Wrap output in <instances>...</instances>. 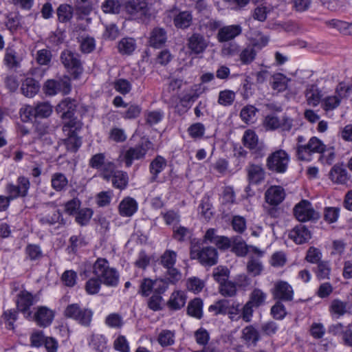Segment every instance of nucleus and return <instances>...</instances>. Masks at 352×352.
<instances>
[{"label":"nucleus","mask_w":352,"mask_h":352,"mask_svg":"<svg viewBox=\"0 0 352 352\" xmlns=\"http://www.w3.org/2000/svg\"><path fill=\"white\" fill-rule=\"evenodd\" d=\"M91 273L107 287H116L120 275L116 268L109 265V261L103 258H98L92 265Z\"/></svg>","instance_id":"1"},{"label":"nucleus","mask_w":352,"mask_h":352,"mask_svg":"<svg viewBox=\"0 0 352 352\" xmlns=\"http://www.w3.org/2000/svg\"><path fill=\"white\" fill-rule=\"evenodd\" d=\"M324 148L323 142L316 136L311 137L307 143L296 146V156L300 161L310 162L315 153L322 152Z\"/></svg>","instance_id":"2"},{"label":"nucleus","mask_w":352,"mask_h":352,"mask_svg":"<svg viewBox=\"0 0 352 352\" xmlns=\"http://www.w3.org/2000/svg\"><path fill=\"white\" fill-rule=\"evenodd\" d=\"M64 315L82 326L89 327L94 312L90 309L80 307L78 304H71L65 308Z\"/></svg>","instance_id":"3"},{"label":"nucleus","mask_w":352,"mask_h":352,"mask_svg":"<svg viewBox=\"0 0 352 352\" xmlns=\"http://www.w3.org/2000/svg\"><path fill=\"white\" fill-rule=\"evenodd\" d=\"M190 258L198 261L204 266H212L218 262L217 250L212 247H206L200 249L193 245L190 250Z\"/></svg>","instance_id":"4"},{"label":"nucleus","mask_w":352,"mask_h":352,"mask_svg":"<svg viewBox=\"0 0 352 352\" xmlns=\"http://www.w3.org/2000/svg\"><path fill=\"white\" fill-rule=\"evenodd\" d=\"M124 10L133 19H143L150 15L146 0H122Z\"/></svg>","instance_id":"5"},{"label":"nucleus","mask_w":352,"mask_h":352,"mask_svg":"<svg viewBox=\"0 0 352 352\" xmlns=\"http://www.w3.org/2000/svg\"><path fill=\"white\" fill-rule=\"evenodd\" d=\"M349 87L344 82L337 86L335 91L323 97L321 107L325 112L333 111L339 107L342 100L347 96Z\"/></svg>","instance_id":"6"},{"label":"nucleus","mask_w":352,"mask_h":352,"mask_svg":"<svg viewBox=\"0 0 352 352\" xmlns=\"http://www.w3.org/2000/svg\"><path fill=\"white\" fill-rule=\"evenodd\" d=\"M290 158L288 153L282 149L276 151L270 154L267 159V166L271 170L279 173L286 171Z\"/></svg>","instance_id":"7"},{"label":"nucleus","mask_w":352,"mask_h":352,"mask_svg":"<svg viewBox=\"0 0 352 352\" xmlns=\"http://www.w3.org/2000/svg\"><path fill=\"white\" fill-rule=\"evenodd\" d=\"M152 148V143L148 140H143L140 144L130 147L122 153V157L126 166H131L134 160L144 157L147 151Z\"/></svg>","instance_id":"8"},{"label":"nucleus","mask_w":352,"mask_h":352,"mask_svg":"<svg viewBox=\"0 0 352 352\" xmlns=\"http://www.w3.org/2000/svg\"><path fill=\"white\" fill-rule=\"evenodd\" d=\"M30 188V182L28 177L19 176L16 179V184L8 183L5 187L7 195L10 196L13 200L19 197H25L28 195Z\"/></svg>","instance_id":"9"},{"label":"nucleus","mask_w":352,"mask_h":352,"mask_svg":"<svg viewBox=\"0 0 352 352\" xmlns=\"http://www.w3.org/2000/svg\"><path fill=\"white\" fill-rule=\"evenodd\" d=\"M263 124L268 130L280 129L282 131H289L292 128L293 120L287 116L279 118L274 115H270L265 117Z\"/></svg>","instance_id":"10"},{"label":"nucleus","mask_w":352,"mask_h":352,"mask_svg":"<svg viewBox=\"0 0 352 352\" xmlns=\"http://www.w3.org/2000/svg\"><path fill=\"white\" fill-rule=\"evenodd\" d=\"M294 213L299 221H307L318 217V213L307 200H302L296 204L294 208Z\"/></svg>","instance_id":"11"},{"label":"nucleus","mask_w":352,"mask_h":352,"mask_svg":"<svg viewBox=\"0 0 352 352\" xmlns=\"http://www.w3.org/2000/svg\"><path fill=\"white\" fill-rule=\"evenodd\" d=\"M44 89L45 94L49 96H54L58 92L67 94L70 91L71 86L67 78L58 80H48L44 85Z\"/></svg>","instance_id":"12"},{"label":"nucleus","mask_w":352,"mask_h":352,"mask_svg":"<svg viewBox=\"0 0 352 352\" xmlns=\"http://www.w3.org/2000/svg\"><path fill=\"white\" fill-rule=\"evenodd\" d=\"M54 317L55 311L46 306L36 307L34 314V320L36 324L44 328L51 325Z\"/></svg>","instance_id":"13"},{"label":"nucleus","mask_w":352,"mask_h":352,"mask_svg":"<svg viewBox=\"0 0 352 352\" xmlns=\"http://www.w3.org/2000/svg\"><path fill=\"white\" fill-rule=\"evenodd\" d=\"M35 302H36L35 297L26 290H21L17 294V309L22 312L26 318L31 316L30 308Z\"/></svg>","instance_id":"14"},{"label":"nucleus","mask_w":352,"mask_h":352,"mask_svg":"<svg viewBox=\"0 0 352 352\" xmlns=\"http://www.w3.org/2000/svg\"><path fill=\"white\" fill-rule=\"evenodd\" d=\"M89 165L91 167L102 171L103 178L109 179L111 176L109 171L113 168L114 164L111 162H106L105 156L103 153H98L90 159Z\"/></svg>","instance_id":"15"},{"label":"nucleus","mask_w":352,"mask_h":352,"mask_svg":"<svg viewBox=\"0 0 352 352\" xmlns=\"http://www.w3.org/2000/svg\"><path fill=\"white\" fill-rule=\"evenodd\" d=\"M285 189L280 186H272L265 192V200L272 206H277L285 198Z\"/></svg>","instance_id":"16"},{"label":"nucleus","mask_w":352,"mask_h":352,"mask_svg":"<svg viewBox=\"0 0 352 352\" xmlns=\"http://www.w3.org/2000/svg\"><path fill=\"white\" fill-rule=\"evenodd\" d=\"M61 61L65 67L75 75L76 77L82 72L80 61L74 54L65 50L61 54Z\"/></svg>","instance_id":"17"},{"label":"nucleus","mask_w":352,"mask_h":352,"mask_svg":"<svg viewBox=\"0 0 352 352\" xmlns=\"http://www.w3.org/2000/svg\"><path fill=\"white\" fill-rule=\"evenodd\" d=\"M272 294L275 298L285 301L292 300L294 296L292 286L288 283L283 280L275 283Z\"/></svg>","instance_id":"18"},{"label":"nucleus","mask_w":352,"mask_h":352,"mask_svg":"<svg viewBox=\"0 0 352 352\" xmlns=\"http://www.w3.org/2000/svg\"><path fill=\"white\" fill-rule=\"evenodd\" d=\"M187 296L184 291L175 289L167 301V307L170 310H179L186 305Z\"/></svg>","instance_id":"19"},{"label":"nucleus","mask_w":352,"mask_h":352,"mask_svg":"<svg viewBox=\"0 0 352 352\" xmlns=\"http://www.w3.org/2000/svg\"><path fill=\"white\" fill-rule=\"evenodd\" d=\"M87 344L94 352H104L108 346V339L103 334L92 333L87 338Z\"/></svg>","instance_id":"20"},{"label":"nucleus","mask_w":352,"mask_h":352,"mask_svg":"<svg viewBox=\"0 0 352 352\" xmlns=\"http://www.w3.org/2000/svg\"><path fill=\"white\" fill-rule=\"evenodd\" d=\"M188 47L192 53L199 54L205 51L208 41L203 36L195 33L188 39Z\"/></svg>","instance_id":"21"},{"label":"nucleus","mask_w":352,"mask_h":352,"mask_svg":"<svg viewBox=\"0 0 352 352\" xmlns=\"http://www.w3.org/2000/svg\"><path fill=\"white\" fill-rule=\"evenodd\" d=\"M241 32L242 28L239 25L224 26L219 29L217 38L220 42L228 41L241 34Z\"/></svg>","instance_id":"22"},{"label":"nucleus","mask_w":352,"mask_h":352,"mask_svg":"<svg viewBox=\"0 0 352 352\" xmlns=\"http://www.w3.org/2000/svg\"><path fill=\"white\" fill-rule=\"evenodd\" d=\"M109 173L111 174L109 179L113 187L122 190L125 188L128 184L129 177L126 173L122 170H115V165L113 168L109 170Z\"/></svg>","instance_id":"23"},{"label":"nucleus","mask_w":352,"mask_h":352,"mask_svg":"<svg viewBox=\"0 0 352 352\" xmlns=\"http://www.w3.org/2000/svg\"><path fill=\"white\" fill-rule=\"evenodd\" d=\"M305 98L307 104L311 107H317L323 98L322 91L314 85H308L305 91Z\"/></svg>","instance_id":"24"},{"label":"nucleus","mask_w":352,"mask_h":352,"mask_svg":"<svg viewBox=\"0 0 352 352\" xmlns=\"http://www.w3.org/2000/svg\"><path fill=\"white\" fill-rule=\"evenodd\" d=\"M138 208L137 201L131 197H126L122 200L119 205V212L122 217H131Z\"/></svg>","instance_id":"25"},{"label":"nucleus","mask_w":352,"mask_h":352,"mask_svg":"<svg viewBox=\"0 0 352 352\" xmlns=\"http://www.w3.org/2000/svg\"><path fill=\"white\" fill-rule=\"evenodd\" d=\"M289 237L297 244L304 243L311 238V233L304 226L295 227L289 233Z\"/></svg>","instance_id":"26"},{"label":"nucleus","mask_w":352,"mask_h":352,"mask_svg":"<svg viewBox=\"0 0 352 352\" xmlns=\"http://www.w3.org/2000/svg\"><path fill=\"white\" fill-rule=\"evenodd\" d=\"M76 104L74 100L65 98L62 100L56 107L58 113H61L63 119L71 118L75 111Z\"/></svg>","instance_id":"27"},{"label":"nucleus","mask_w":352,"mask_h":352,"mask_svg":"<svg viewBox=\"0 0 352 352\" xmlns=\"http://www.w3.org/2000/svg\"><path fill=\"white\" fill-rule=\"evenodd\" d=\"M192 15L189 11H180L174 15L173 23L177 28L186 29L190 26Z\"/></svg>","instance_id":"28"},{"label":"nucleus","mask_w":352,"mask_h":352,"mask_svg":"<svg viewBox=\"0 0 352 352\" xmlns=\"http://www.w3.org/2000/svg\"><path fill=\"white\" fill-rule=\"evenodd\" d=\"M136 47V41L131 37H124L118 43V50L122 55H131Z\"/></svg>","instance_id":"29"},{"label":"nucleus","mask_w":352,"mask_h":352,"mask_svg":"<svg viewBox=\"0 0 352 352\" xmlns=\"http://www.w3.org/2000/svg\"><path fill=\"white\" fill-rule=\"evenodd\" d=\"M347 305V302L342 301L338 298L333 299L329 305V313L333 317L338 318L346 313Z\"/></svg>","instance_id":"30"},{"label":"nucleus","mask_w":352,"mask_h":352,"mask_svg":"<svg viewBox=\"0 0 352 352\" xmlns=\"http://www.w3.org/2000/svg\"><path fill=\"white\" fill-rule=\"evenodd\" d=\"M38 83L32 78H27L22 83V94L28 98L34 97L38 91Z\"/></svg>","instance_id":"31"},{"label":"nucleus","mask_w":352,"mask_h":352,"mask_svg":"<svg viewBox=\"0 0 352 352\" xmlns=\"http://www.w3.org/2000/svg\"><path fill=\"white\" fill-rule=\"evenodd\" d=\"M166 41V31L162 28H155L151 32L149 43L154 47H160L165 43Z\"/></svg>","instance_id":"32"},{"label":"nucleus","mask_w":352,"mask_h":352,"mask_svg":"<svg viewBox=\"0 0 352 352\" xmlns=\"http://www.w3.org/2000/svg\"><path fill=\"white\" fill-rule=\"evenodd\" d=\"M243 140L244 145L252 151H256L260 148L258 136L252 130L245 131Z\"/></svg>","instance_id":"33"},{"label":"nucleus","mask_w":352,"mask_h":352,"mask_svg":"<svg viewBox=\"0 0 352 352\" xmlns=\"http://www.w3.org/2000/svg\"><path fill=\"white\" fill-rule=\"evenodd\" d=\"M267 294L259 288H254L250 294L248 302L252 304L254 307H258L265 304Z\"/></svg>","instance_id":"34"},{"label":"nucleus","mask_w":352,"mask_h":352,"mask_svg":"<svg viewBox=\"0 0 352 352\" xmlns=\"http://www.w3.org/2000/svg\"><path fill=\"white\" fill-rule=\"evenodd\" d=\"M157 342L162 347L173 345L175 342V331L168 329L162 330L157 336Z\"/></svg>","instance_id":"35"},{"label":"nucleus","mask_w":352,"mask_h":352,"mask_svg":"<svg viewBox=\"0 0 352 352\" xmlns=\"http://www.w3.org/2000/svg\"><path fill=\"white\" fill-rule=\"evenodd\" d=\"M230 305V300L226 299L219 300L215 302L214 304L210 305L208 307V311L215 316L226 315Z\"/></svg>","instance_id":"36"},{"label":"nucleus","mask_w":352,"mask_h":352,"mask_svg":"<svg viewBox=\"0 0 352 352\" xmlns=\"http://www.w3.org/2000/svg\"><path fill=\"white\" fill-rule=\"evenodd\" d=\"M74 14V9L69 4H61L57 9L58 19L61 23L69 21Z\"/></svg>","instance_id":"37"},{"label":"nucleus","mask_w":352,"mask_h":352,"mask_svg":"<svg viewBox=\"0 0 352 352\" xmlns=\"http://www.w3.org/2000/svg\"><path fill=\"white\" fill-rule=\"evenodd\" d=\"M248 177L251 183L258 184L264 179L265 171L258 165H252L248 169Z\"/></svg>","instance_id":"38"},{"label":"nucleus","mask_w":352,"mask_h":352,"mask_svg":"<svg viewBox=\"0 0 352 352\" xmlns=\"http://www.w3.org/2000/svg\"><path fill=\"white\" fill-rule=\"evenodd\" d=\"M203 302L200 298H195L190 301L188 305V314L196 318H201L203 314Z\"/></svg>","instance_id":"39"},{"label":"nucleus","mask_w":352,"mask_h":352,"mask_svg":"<svg viewBox=\"0 0 352 352\" xmlns=\"http://www.w3.org/2000/svg\"><path fill=\"white\" fill-rule=\"evenodd\" d=\"M329 177L333 182L336 184H345L348 180L346 170L338 166L332 168L329 173Z\"/></svg>","instance_id":"40"},{"label":"nucleus","mask_w":352,"mask_h":352,"mask_svg":"<svg viewBox=\"0 0 352 352\" xmlns=\"http://www.w3.org/2000/svg\"><path fill=\"white\" fill-rule=\"evenodd\" d=\"M21 58L17 56L16 52L12 48H7L4 56V63L10 68L18 67Z\"/></svg>","instance_id":"41"},{"label":"nucleus","mask_w":352,"mask_h":352,"mask_svg":"<svg viewBox=\"0 0 352 352\" xmlns=\"http://www.w3.org/2000/svg\"><path fill=\"white\" fill-rule=\"evenodd\" d=\"M34 107L36 118H47L53 111V107L47 102H38Z\"/></svg>","instance_id":"42"},{"label":"nucleus","mask_w":352,"mask_h":352,"mask_svg":"<svg viewBox=\"0 0 352 352\" xmlns=\"http://www.w3.org/2000/svg\"><path fill=\"white\" fill-rule=\"evenodd\" d=\"M102 10L106 13H119L124 10L122 0H106L102 4Z\"/></svg>","instance_id":"43"},{"label":"nucleus","mask_w":352,"mask_h":352,"mask_svg":"<svg viewBox=\"0 0 352 352\" xmlns=\"http://www.w3.org/2000/svg\"><path fill=\"white\" fill-rule=\"evenodd\" d=\"M329 26L338 30L344 35H352V23L333 19L328 22Z\"/></svg>","instance_id":"44"},{"label":"nucleus","mask_w":352,"mask_h":352,"mask_svg":"<svg viewBox=\"0 0 352 352\" xmlns=\"http://www.w3.org/2000/svg\"><path fill=\"white\" fill-rule=\"evenodd\" d=\"M94 212L91 208H80L76 214L75 220L77 223L80 226H86L88 224L93 216Z\"/></svg>","instance_id":"45"},{"label":"nucleus","mask_w":352,"mask_h":352,"mask_svg":"<svg viewBox=\"0 0 352 352\" xmlns=\"http://www.w3.org/2000/svg\"><path fill=\"white\" fill-rule=\"evenodd\" d=\"M155 282L149 278H144L140 281L138 293L142 296L147 297L154 291Z\"/></svg>","instance_id":"46"},{"label":"nucleus","mask_w":352,"mask_h":352,"mask_svg":"<svg viewBox=\"0 0 352 352\" xmlns=\"http://www.w3.org/2000/svg\"><path fill=\"white\" fill-rule=\"evenodd\" d=\"M51 183L55 190L60 191L67 186L68 180L64 174L56 173L52 175Z\"/></svg>","instance_id":"47"},{"label":"nucleus","mask_w":352,"mask_h":352,"mask_svg":"<svg viewBox=\"0 0 352 352\" xmlns=\"http://www.w3.org/2000/svg\"><path fill=\"white\" fill-rule=\"evenodd\" d=\"M177 253L173 250H166L161 256L160 263L166 269L173 267L176 263Z\"/></svg>","instance_id":"48"},{"label":"nucleus","mask_w":352,"mask_h":352,"mask_svg":"<svg viewBox=\"0 0 352 352\" xmlns=\"http://www.w3.org/2000/svg\"><path fill=\"white\" fill-rule=\"evenodd\" d=\"M289 79L282 74H276L273 76L272 87L278 91H283L287 87Z\"/></svg>","instance_id":"49"},{"label":"nucleus","mask_w":352,"mask_h":352,"mask_svg":"<svg viewBox=\"0 0 352 352\" xmlns=\"http://www.w3.org/2000/svg\"><path fill=\"white\" fill-rule=\"evenodd\" d=\"M235 93L233 91L225 89L219 94L218 102L223 106H230L234 99Z\"/></svg>","instance_id":"50"},{"label":"nucleus","mask_w":352,"mask_h":352,"mask_svg":"<svg viewBox=\"0 0 352 352\" xmlns=\"http://www.w3.org/2000/svg\"><path fill=\"white\" fill-rule=\"evenodd\" d=\"M20 117L23 122H28L36 118L35 107L29 104L23 105L19 111Z\"/></svg>","instance_id":"51"},{"label":"nucleus","mask_w":352,"mask_h":352,"mask_svg":"<svg viewBox=\"0 0 352 352\" xmlns=\"http://www.w3.org/2000/svg\"><path fill=\"white\" fill-rule=\"evenodd\" d=\"M61 214L58 210L54 208L50 212L44 214L40 219L43 225H53L59 221Z\"/></svg>","instance_id":"52"},{"label":"nucleus","mask_w":352,"mask_h":352,"mask_svg":"<svg viewBox=\"0 0 352 352\" xmlns=\"http://www.w3.org/2000/svg\"><path fill=\"white\" fill-rule=\"evenodd\" d=\"M102 283L96 277L89 278L85 283V291L88 294L94 295L99 292Z\"/></svg>","instance_id":"53"},{"label":"nucleus","mask_w":352,"mask_h":352,"mask_svg":"<svg viewBox=\"0 0 352 352\" xmlns=\"http://www.w3.org/2000/svg\"><path fill=\"white\" fill-rule=\"evenodd\" d=\"M105 324L110 328L120 329L123 326V319L118 314L113 313L108 315L105 319Z\"/></svg>","instance_id":"54"},{"label":"nucleus","mask_w":352,"mask_h":352,"mask_svg":"<svg viewBox=\"0 0 352 352\" xmlns=\"http://www.w3.org/2000/svg\"><path fill=\"white\" fill-rule=\"evenodd\" d=\"M2 320L5 322L6 327L13 329L14 324L17 320V312L14 309H8L3 312Z\"/></svg>","instance_id":"55"},{"label":"nucleus","mask_w":352,"mask_h":352,"mask_svg":"<svg viewBox=\"0 0 352 352\" xmlns=\"http://www.w3.org/2000/svg\"><path fill=\"white\" fill-rule=\"evenodd\" d=\"M242 338L247 342L254 344L258 340V333L252 326H248L243 329Z\"/></svg>","instance_id":"56"},{"label":"nucleus","mask_w":352,"mask_h":352,"mask_svg":"<svg viewBox=\"0 0 352 352\" xmlns=\"http://www.w3.org/2000/svg\"><path fill=\"white\" fill-rule=\"evenodd\" d=\"M166 166V160L161 157L157 156L150 165L151 173L154 176H157L161 173Z\"/></svg>","instance_id":"57"},{"label":"nucleus","mask_w":352,"mask_h":352,"mask_svg":"<svg viewBox=\"0 0 352 352\" xmlns=\"http://www.w3.org/2000/svg\"><path fill=\"white\" fill-rule=\"evenodd\" d=\"M229 274V270L223 266H218L213 271V277L220 285L227 281Z\"/></svg>","instance_id":"58"},{"label":"nucleus","mask_w":352,"mask_h":352,"mask_svg":"<svg viewBox=\"0 0 352 352\" xmlns=\"http://www.w3.org/2000/svg\"><path fill=\"white\" fill-rule=\"evenodd\" d=\"M339 216L340 208L326 207L324 210V219L329 223L336 222Z\"/></svg>","instance_id":"59"},{"label":"nucleus","mask_w":352,"mask_h":352,"mask_svg":"<svg viewBox=\"0 0 352 352\" xmlns=\"http://www.w3.org/2000/svg\"><path fill=\"white\" fill-rule=\"evenodd\" d=\"M114 349L119 352H130V345L124 336L119 335L113 341Z\"/></svg>","instance_id":"60"},{"label":"nucleus","mask_w":352,"mask_h":352,"mask_svg":"<svg viewBox=\"0 0 352 352\" xmlns=\"http://www.w3.org/2000/svg\"><path fill=\"white\" fill-rule=\"evenodd\" d=\"M247 270L250 274L256 276L261 274L263 267L258 259L252 258L247 264Z\"/></svg>","instance_id":"61"},{"label":"nucleus","mask_w":352,"mask_h":352,"mask_svg":"<svg viewBox=\"0 0 352 352\" xmlns=\"http://www.w3.org/2000/svg\"><path fill=\"white\" fill-rule=\"evenodd\" d=\"M187 289L195 294L199 293L204 287V283L197 277H191L186 283Z\"/></svg>","instance_id":"62"},{"label":"nucleus","mask_w":352,"mask_h":352,"mask_svg":"<svg viewBox=\"0 0 352 352\" xmlns=\"http://www.w3.org/2000/svg\"><path fill=\"white\" fill-rule=\"evenodd\" d=\"M80 201L77 198H74L64 204L65 212L69 215H76L80 210Z\"/></svg>","instance_id":"63"},{"label":"nucleus","mask_w":352,"mask_h":352,"mask_svg":"<svg viewBox=\"0 0 352 352\" xmlns=\"http://www.w3.org/2000/svg\"><path fill=\"white\" fill-rule=\"evenodd\" d=\"M256 113V109L253 106H246L241 111V118L246 123L253 122Z\"/></svg>","instance_id":"64"}]
</instances>
